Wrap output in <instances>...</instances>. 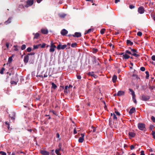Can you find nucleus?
<instances>
[{"mask_svg":"<svg viewBox=\"0 0 155 155\" xmlns=\"http://www.w3.org/2000/svg\"><path fill=\"white\" fill-rule=\"evenodd\" d=\"M93 61L94 63H97L98 62L97 60L96 59V58L95 56H94L93 57Z\"/></svg>","mask_w":155,"mask_h":155,"instance_id":"c9c22d12","label":"nucleus"},{"mask_svg":"<svg viewBox=\"0 0 155 155\" xmlns=\"http://www.w3.org/2000/svg\"><path fill=\"white\" fill-rule=\"evenodd\" d=\"M145 73L146 74V79H148L149 77V72L148 71H146Z\"/></svg>","mask_w":155,"mask_h":155,"instance_id":"2f4dec72","label":"nucleus"},{"mask_svg":"<svg viewBox=\"0 0 155 155\" xmlns=\"http://www.w3.org/2000/svg\"><path fill=\"white\" fill-rule=\"evenodd\" d=\"M135 133L134 132H130L128 133V135L130 138H131L134 137L135 136Z\"/></svg>","mask_w":155,"mask_h":155,"instance_id":"9d476101","label":"nucleus"},{"mask_svg":"<svg viewBox=\"0 0 155 155\" xmlns=\"http://www.w3.org/2000/svg\"><path fill=\"white\" fill-rule=\"evenodd\" d=\"M115 113H116L117 115L120 116V113L117 111H115Z\"/></svg>","mask_w":155,"mask_h":155,"instance_id":"680f3d73","label":"nucleus"},{"mask_svg":"<svg viewBox=\"0 0 155 155\" xmlns=\"http://www.w3.org/2000/svg\"><path fill=\"white\" fill-rule=\"evenodd\" d=\"M35 54V53L34 52H31L29 53H28L27 54L28 56L30 55H34Z\"/></svg>","mask_w":155,"mask_h":155,"instance_id":"e2e57ef3","label":"nucleus"},{"mask_svg":"<svg viewBox=\"0 0 155 155\" xmlns=\"http://www.w3.org/2000/svg\"><path fill=\"white\" fill-rule=\"evenodd\" d=\"M73 133L74 134H76L77 133V131L76 130L75 128L74 130Z\"/></svg>","mask_w":155,"mask_h":155,"instance_id":"774afa93","label":"nucleus"},{"mask_svg":"<svg viewBox=\"0 0 155 155\" xmlns=\"http://www.w3.org/2000/svg\"><path fill=\"white\" fill-rule=\"evenodd\" d=\"M123 58H124L125 59H127L130 58V56L126 54H124L123 56Z\"/></svg>","mask_w":155,"mask_h":155,"instance_id":"b1692460","label":"nucleus"},{"mask_svg":"<svg viewBox=\"0 0 155 155\" xmlns=\"http://www.w3.org/2000/svg\"><path fill=\"white\" fill-rule=\"evenodd\" d=\"M151 59L153 61H155V55H153L151 57Z\"/></svg>","mask_w":155,"mask_h":155,"instance_id":"0e129e2a","label":"nucleus"},{"mask_svg":"<svg viewBox=\"0 0 155 155\" xmlns=\"http://www.w3.org/2000/svg\"><path fill=\"white\" fill-rule=\"evenodd\" d=\"M129 91L131 92V94L132 96L135 95L134 92L130 88L129 89Z\"/></svg>","mask_w":155,"mask_h":155,"instance_id":"473e14b6","label":"nucleus"},{"mask_svg":"<svg viewBox=\"0 0 155 155\" xmlns=\"http://www.w3.org/2000/svg\"><path fill=\"white\" fill-rule=\"evenodd\" d=\"M138 127L139 130H143L144 128H145L146 125L144 124L139 123L138 124Z\"/></svg>","mask_w":155,"mask_h":155,"instance_id":"f03ea898","label":"nucleus"},{"mask_svg":"<svg viewBox=\"0 0 155 155\" xmlns=\"http://www.w3.org/2000/svg\"><path fill=\"white\" fill-rule=\"evenodd\" d=\"M140 155H145L144 153V151L143 150H142L140 151Z\"/></svg>","mask_w":155,"mask_h":155,"instance_id":"69168bd1","label":"nucleus"},{"mask_svg":"<svg viewBox=\"0 0 155 155\" xmlns=\"http://www.w3.org/2000/svg\"><path fill=\"white\" fill-rule=\"evenodd\" d=\"M136 112V109L134 107H132L129 112V114L131 115Z\"/></svg>","mask_w":155,"mask_h":155,"instance_id":"4468645a","label":"nucleus"},{"mask_svg":"<svg viewBox=\"0 0 155 155\" xmlns=\"http://www.w3.org/2000/svg\"><path fill=\"white\" fill-rule=\"evenodd\" d=\"M144 11V8L142 6L138 8V12L140 14H142L143 13Z\"/></svg>","mask_w":155,"mask_h":155,"instance_id":"423d86ee","label":"nucleus"},{"mask_svg":"<svg viewBox=\"0 0 155 155\" xmlns=\"http://www.w3.org/2000/svg\"><path fill=\"white\" fill-rule=\"evenodd\" d=\"M150 96L147 95H143L142 96L141 99L143 101H147L150 99Z\"/></svg>","mask_w":155,"mask_h":155,"instance_id":"20e7f679","label":"nucleus"},{"mask_svg":"<svg viewBox=\"0 0 155 155\" xmlns=\"http://www.w3.org/2000/svg\"><path fill=\"white\" fill-rule=\"evenodd\" d=\"M140 70L143 71H144L145 70V68L144 67H142L140 68Z\"/></svg>","mask_w":155,"mask_h":155,"instance_id":"603ef678","label":"nucleus"},{"mask_svg":"<svg viewBox=\"0 0 155 155\" xmlns=\"http://www.w3.org/2000/svg\"><path fill=\"white\" fill-rule=\"evenodd\" d=\"M0 154L2 155H6V153L3 151H0Z\"/></svg>","mask_w":155,"mask_h":155,"instance_id":"3c124183","label":"nucleus"},{"mask_svg":"<svg viewBox=\"0 0 155 155\" xmlns=\"http://www.w3.org/2000/svg\"><path fill=\"white\" fill-rule=\"evenodd\" d=\"M51 87L53 88L54 89H55L57 87L56 85L55 84H54V83L52 82L51 83Z\"/></svg>","mask_w":155,"mask_h":155,"instance_id":"bb28decb","label":"nucleus"},{"mask_svg":"<svg viewBox=\"0 0 155 155\" xmlns=\"http://www.w3.org/2000/svg\"><path fill=\"white\" fill-rule=\"evenodd\" d=\"M60 150H59L58 149H57L55 150V152L57 155H61V153H60Z\"/></svg>","mask_w":155,"mask_h":155,"instance_id":"c756f323","label":"nucleus"},{"mask_svg":"<svg viewBox=\"0 0 155 155\" xmlns=\"http://www.w3.org/2000/svg\"><path fill=\"white\" fill-rule=\"evenodd\" d=\"M67 47L66 45H61L60 44L58 45L57 48L58 50L64 49Z\"/></svg>","mask_w":155,"mask_h":155,"instance_id":"39448f33","label":"nucleus"},{"mask_svg":"<svg viewBox=\"0 0 155 155\" xmlns=\"http://www.w3.org/2000/svg\"><path fill=\"white\" fill-rule=\"evenodd\" d=\"M68 33V31L64 29L62 30L61 31V34L63 35H65Z\"/></svg>","mask_w":155,"mask_h":155,"instance_id":"f8f14e48","label":"nucleus"},{"mask_svg":"<svg viewBox=\"0 0 155 155\" xmlns=\"http://www.w3.org/2000/svg\"><path fill=\"white\" fill-rule=\"evenodd\" d=\"M46 45V44L45 43H43L42 45L41 44V48H44L45 46Z\"/></svg>","mask_w":155,"mask_h":155,"instance_id":"09e8293b","label":"nucleus"},{"mask_svg":"<svg viewBox=\"0 0 155 155\" xmlns=\"http://www.w3.org/2000/svg\"><path fill=\"white\" fill-rule=\"evenodd\" d=\"M132 55L136 57L139 58L140 57V55L137 54L136 53H133L132 54Z\"/></svg>","mask_w":155,"mask_h":155,"instance_id":"cd10ccee","label":"nucleus"},{"mask_svg":"<svg viewBox=\"0 0 155 155\" xmlns=\"http://www.w3.org/2000/svg\"><path fill=\"white\" fill-rule=\"evenodd\" d=\"M5 124L7 125V127L8 128V130L9 129V128H10V126H9V125L10 124H9V123H8L7 122H5Z\"/></svg>","mask_w":155,"mask_h":155,"instance_id":"864d4df0","label":"nucleus"},{"mask_svg":"<svg viewBox=\"0 0 155 155\" xmlns=\"http://www.w3.org/2000/svg\"><path fill=\"white\" fill-rule=\"evenodd\" d=\"M27 4L25 6V7H28L32 5L34 3V0H28L27 2Z\"/></svg>","mask_w":155,"mask_h":155,"instance_id":"7ed1b4c3","label":"nucleus"},{"mask_svg":"<svg viewBox=\"0 0 155 155\" xmlns=\"http://www.w3.org/2000/svg\"><path fill=\"white\" fill-rule=\"evenodd\" d=\"M81 137H80L78 139V142L79 143H82L84 140V134H81Z\"/></svg>","mask_w":155,"mask_h":155,"instance_id":"0eeeda50","label":"nucleus"},{"mask_svg":"<svg viewBox=\"0 0 155 155\" xmlns=\"http://www.w3.org/2000/svg\"><path fill=\"white\" fill-rule=\"evenodd\" d=\"M149 89L151 90H153L154 89H155V86H151L149 85Z\"/></svg>","mask_w":155,"mask_h":155,"instance_id":"a19ab883","label":"nucleus"},{"mask_svg":"<svg viewBox=\"0 0 155 155\" xmlns=\"http://www.w3.org/2000/svg\"><path fill=\"white\" fill-rule=\"evenodd\" d=\"M152 18L155 21V13L154 12H152L151 15Z\"/></svg>","mask_w":155,"mask_h":155,"instance_id":"4be33fe9","label":"nucleus"},{"mask_svg":"<svg viewBox=\"0 0 155 155\" xmlns=\"http://www.w3.org/2000/svg\"><path fill=\"white\" fill-rule=\"evenodd\" d=\"M5 70V69L4 68H2L1 70L0 71V73L1 74H3L4 73V71Z\"/></svg>","mask_w":155,"mask_h":155,"instance_id":"c03bdc74","label":"nucleus"},{"mask_svg":"<svg viewBox=\"0 0 155 155\" xmlns=\"http://www.w3.org/2000/svg\"><path fill=\"white\" fill-rule=\"evenodd\" d=\"M152 135L153 136V138L154 139H155V131H152Z\"/></svg>","mask_w":155,"mask_h":155,"instance_id":"a18cd8bd","label":"nucleus"},{"mask_svg":"<svg viewBox=\"0 0 155 155\" xmlns=\"http://www.w3.org/2000/svg\"><path fill=\"white\" fill-rule=\"evenodd\" d=\"M124 92L123 91H119L117 93V95L118 96H121L124 95Z\"/></svg>","mask_w":155,"mask_h":155,"instance_id":"f3484780","label":"nucleus"},{"mask_svg":"<svg viewBox=\"0 0 155 155\" xmlns=\"http://www.w3.org/2000/svg\"><path fill=\"white\" fill-rule=\"evenodd\" d=\"M142 33L140 32V31H138L137 33V35L138 36H142Z\"/></svg>","mask_w":155,"mask_h":155,"instance_id":"49530a36","label":"nucleus"},{"mask_svg":"<svg viewBox=\"0 0 155 155\" xmlns=\"http://www.w3.org/2000/svg\"><path fill=\"white\" fill-rule=\"evenodd\" d=\"M133 76L136 78L137 79H140V78L139 77H138V76L136 74H134L133 75Z\"/></svg>","mask_w":155,"mask_h":155,"instance_id":"5fc2aeb1","label":"nucleus"},{"mask_svg":"<svg viewBox=\"0 0 155 155\" xmlns=\"http://www.w3.org/2000/svg\"><path fill=\"white\" fill-rule=\"evenodd\" d=\"M98 51V50L97 49L94 48L93 49V53H96V52H97Z\"/></svg>","mask_w":155,"mask_h":155,"instance_id":"de8ad7c7","label":"nucleus"},{"mask_svg":"<svg viewBox=\"0 0 155 155\" xmlns=\"http://www.w3.org/2000/svg\"><path fill=\"white\" fill-rule=\"evenodd\" d=\"M17 82H17L16 81H11V84H14L15 85H16Z\"/></svg>","mask_w":155,"mask_h":155,"instance_id":"ea45409f","label":"nucleus"},{"mask_svg":"<svg viewBox=\"0 0 155 155\" xmlns=\"http://www.w3.org/2000/svg\"><path fill=\"white\" fill-rule=\"evenodd\" d=\"M129 48L130 49L131 51L133 53H137V50L134 49H132L131 48L129 47Z\"/></svg>","mask_w":155,"mask_h":155,"instance_id":"c85d7f7f","label":"nucleus"},{"mask_svg":"<svg viewBox=\"0 0 155 155\" xmlns=\"http://www.w3.org/2000/svg\"><path fill=\"white\" fill-rule=\"evenodd\" d=\"M26 47V45H23L21 46V49L22 50H24L25 49Z\"/></svg>","mask_w":155,"mask_h":155,"instance_id":"79ce46f5","label":"nucleus"},{"mask_svg":"<svg viewBox=\"0 0 155 155\" xmlns=\"http://www.w3.org/2000/svg\"><path fill=\"white\" fill-rule=\"evenodd\" d=\"M41 32L44 34H47L48 33V31L47 29H43L41 30Z\"/></svg>","mask_w":155,"mask_h":155,"instance_id":"dca6fc26","label":"nucleus"},{"mask_svg":"<svg viewBox=\"0 0 155 155\" xmlns=\"http://www.w3.org/2000/svg\"><path fill=\"white\" fill-rule=\"evenodd\" d=\"M77 43L76 42L72 43L71 45V47L73 48H75L77 47Z\"/></svg>","mask_w":155,"mask_h":155,"instance_id":"f704fd0d","label":"nucleus"},{"mask_svg":"<svg viewBox=\"0 0 155 155\" xmlns=\"http://www.w3.org/2000/svg\"><path fill=\"white\" fill-rule=\"evenodd\" d=\"M27 51L28 52H30L31 51V47H28L27 49Z\"/></svg>","mask_w":155,"mask_h":155,"instance_id":"6e6d98bb","label":"nucleus"},{"mask_svg":"<svg viewBox=\"0 0 155 155\" xmlns=\"http://www.w3.org/2000/svg\"><path fill=\"white\" fill-rule=\"evenodd\" d=\"M151 119L153 122L155 123V117L154 116H152L151 117Z\"/></svg>","mask_w":155,"mask_h":155,"instance_id":"8fccbe9b","label":"nucleus"},{"mask_svg":"<svg viewBox=\"0 0 155 155\" xmlns=\"http://www.w3.org/2000/svg\"><path fill=\"white\" fill-rule=\"evenodd\" d=\"M55 43H53L52 41H51L50 45V48L49 50L50 52H53L55 50V48L56 47V46L54 45Z\"/></svg>","mask_w":155,"mask_h":155,"instance_id":"f257e3e1","label":"nucleus"},{"mask_svg":"<svg viewBox=\"0 0 155 155\" xmlns=\"http://www.w3.org/2000/svg\"><path fill=\"white\" fill-rule=\"evenodd\" d=\"M87 74L89 76H91L93 77L94 78H96L97 77V76L94 74V72H89L87 73Z\"/></svg>","mask_w":155,"mask_h":155,"instance_id":"6e6552de","label":"nucleus"},{"mask_svg":"<svg viewBox=\"0 0 155 155\" xmlns=\"http://www.w3.org/2000/svg\"><path fill=\"white\" fill-rule=\"evenodd\" d=\"M81 33L80 32H76L75 33L74 35H72V36L74 37H79L81 36Z\"/></svg>","mask_w":155,"mask_h":155,"instance_id":"2eb2a0df","label":"nucleus"},{"mask_svg":"<svg viewBox=\"0 0 155 155\" xmlns=\"http://www.w3.org/2000/svg\"><path fill=\"white\" fill-rule=\"evenodd\" d=\"M126 53H127L129 54H130L132 55V53L130 51H129L128 50H126L125 51Z\"/></svg>","mask_w":155,"mask_h":155,"instance_id":"bf43d9fd","label":"nucleus"},{"mask_svg":"<svg viewBox=\"0 0 155 155\" xmlns=\"http://www.w3.org/2000/svg\"><path fill=\"white\" fill-rule=\"evenodd\" d=\"M117 76L116 75H114L112 78V81L114 83H115L116 82L117 79Z\"/></svg>","mask_w":155,"mask_h":155,"instance_id":"412c9836","label":"nucleus"},{"mask_svg":"<svg viewBox=\"0 0 155 155\" xmlns=\"http://www.w3.org/2000/svg\"><path fill=\"white\" fill-rule=\"evenodd\" d=\"M105 31V28H102L101 31H100V33L101 34H103Z\"/></svg>","mask_w":155,"mask_h":155,"instance_id":"4c0bfd02","label":"nucleus"},{"mask_svg":"<svg viewBox=\"0 0 155 155\" xmlns=\"http://www.w3.org/2000/svg\"><path fill=\"white\" fill-rule=\"evenodd\" d=\"M92 30L91 29H89L87 31H86L85 33H84V34L86 35V34H88L91 32Z\"/></svg>","mask_w":155,"mask_h":155,"instance_id":"58836bf2","label":"nucleus"},{"mask_svg":"<svg viewBox=\"0 0 155 155\" xmlns=\"http://www.w3.org/2000/svg\"><path fill=\"white\" fill-rule=\"evenodd\" d=\"M56 137L58 138H59V140H61V138H60V134L58 133H57L56 134Z\"/></svg>","mask_w":155,"mask_h":155,"instance_id":"4d7b16f0","label":"nucleus"},{"mask_svg":"<svg viewBox=\"0 0 155 155\" xmlns=\"http://www.w3.org/2000/svg\"><path fill=\"white\" fill-rule=\"evenodd\" d=\"M62 144L61 143H59L58 146L59 148L58 149L60 151H63V149H62Z\"/></svg>","mask_w":155,"mask_h":155,"instance_id":"a878e982","label":"nucleus"},{"mask_svg":"<svg viewBox=\"0 0 155 155\" xmlns=\"http://www.w3.org/2000/svg\"><path fill=\"white\" fill-rule=\"evenodd\" d=\"M136 95L134 96H132V99L133 100V101L134 102L135 104H137V101L136 99Z\"/></svg>","mask_w":155,"mask_h":155,"instance_id":"7c9ffc66","label":"nucleus"},{"mask_svg":"<svg viewBox=\"0 0 155 155\" xmlns=\"http://www.w3.org/2000/svg\"><path fill=\"white\" fill-rule=\"evenodd\" d=\"M68 86L66 85L65 87L64 92L65 93H68Z\"/></svg>","mask_w":155,"mask_h":155,"instance_id":"e433bc0d","label":"nucleus"},{"mask_svg":"<svg viewBox=\"0 0 155 155\" xmlns=\"http://www.w3.org/2000/svg\"><path fill=\"white\" fill-rule=\"evenodd\" d=\"M54 150H51V155H55V154L54 153Z\"/></svg>","mask_w":155,"mask_h":155,"instance_id":"338daca9","label":"nucleus"},{"mask_svg":"<svg viewBox=\"0 0 155 155\" xmlns=\"http://www.w3.org/2000/svg\"><path fill=\"white\" fill-rule=\"evenodd\" d=\"M126 43L128 45L132 46L133 45V43L129 40H127L126 41Z\"/></svg>","mask_w":155,"mask_h":155,"instance_id":"6ab92c4d","label":"nucleus"},{"mask_svg":"<svg viewBox=\"0 0 155 155\" xmlns=\"http://www.w3.org/2000/svg\"><path fill=\"white\" fill-rule=\"evenodd\" d=\"M40 153L43 155H49V152L45 150H41L40 151Z\"/></svg>","mask_w":155,"mask_h":155,"instance_id":"9b49d317","label":"nucleus"},{"mask_svg":"<svg viewBox=\"0 0 155 155\" xmlns=\"http://www.w3.org/2000/svg\"><path fill=\"white\" fill-rule=\"evenodd\" d=\"M41 44H39L37 45H33V49H38L39 48H41Z\"/></svg>","mask_w":155,"mask_h":155,"instance_id":"aec40b11","label":"nucleus"},{"mask_svg":"<svg viewBox=\"0 0 155 155\" xmlns=\"http://www.w3.org/2000/svg\"><path fill=\"white\" fill-rule=\"evenodd\" d=\"M12 56L9 57L8 61V62L9 63H11L12 60Z\"/></svg>","mask_w":155,"mask_h":155,"instance_id":"37998d69","label":"nucleus"},{"mask_svg":"<svg viewBox=\"0 0 155 155\" xmlns=\"http://www.w3.org/2000/svg\"><path fill=\"white\" fill-rule=\"evenodd\" d=\"M59 104V102L58 101H56L53 102L52 106L55 107V108H56L58 107Z\"/></svg>","mask_w":155,"mask_h":155,"instance_id":"1a4fd4ad","label":"nucleus"},{"mask_svg":"<svg viewBox=\"0 0 155 155\" xmlns=\"http://www.w3.org/2000/svg\"><path fill=\"white\" fill-rule=\"evenodd\" d=\"M33 35H35L34 37V39H37L40 35L39 33H36L34 34V33H33Z\"/></svg>","mask_w":155,"mask_h":155,"instance_id":"5701e85b","label":"nucleus"},{"mask_svg":"<svg viewBox=\"0 0 155 155\" xmlns=\"http://www.w3.org/2000/svg\"><path fill=\"white\" fill-rule=\"evenodd\" d=\"M135 6L133 5H129V8L131 9L134 8H135Z\"/></svg>","mask_w":155,"mask_h":155,"instance_id":"13d9d810","label":"nucleus"},{"mask_svg":"<svg viewBox=\"0 0 155 155\" xmlns=\"http://www.w3.org/2000/svg\"><path fill=\"white\" fill-rule=\"evenodd\" d=\"M29 60V56L28 55H26L24 56V61L25 63H26L28 62Z\"/></svg>","mask_w":155,"mask_h":155,"instance_id":"ddd939ff","label":"nucleus"},{"mask_svg":"<svg viewBox=\"0 0 155 155\" xmlns=\"http://www.w3.org/2000/svg\"><path fill=\"white\" fill-rule=\"evenodd\" d=\"M113 119H116V120L117 119V118L116 117V115L114 114V113H113Z\"/></svg>","mask_w":155,"mask_h":155,"instance_id":"052dcab7","label":"nucleus"},{"mask_svg":"<svg viewBox=\"0 0 155 155\" xmlns=\"http://www.w3.org/2000/svg\"><path fill=\"white\" fill-rule=\"evenodd\" d=\"M11 19H12V18H8V20L7 21H5V24L6 25H7L8 24L10 23L11 22Z\"/></svg>","mask_w":155,"mask_h":155,"instance_id":"393cba45","label":"nucleus"},{"mask_svg":"<svg viewBox=\"0 0 155 155\" xmlns=\"http://www.w3.org/2000/svg\"><path fill=\"white\" fill-rule=\"evenodd\" d=\"M12 79L15 80V81L18 82V75L16 74L14 76H13Z\"/></svg>","mask_w":155,"mask_h":155,"instance_id":"a211bd4d","label":"nucleus"},{"mask_svg":"<svg viewBox=\"0 0 155 155\" xmlns=\"http://www.w3.org/2000/svg\"><path fill=\"white\" fill-rule=\"evenodd\" d=\"M91 128L92 129V130H91V131H93V132H95L96 130V128L92 126L91 127Z\"/></svg>","mask_w":155,"mask_h":155,"instance_id":"72a5a7b5","label":"nucleus"}]
</instances>
